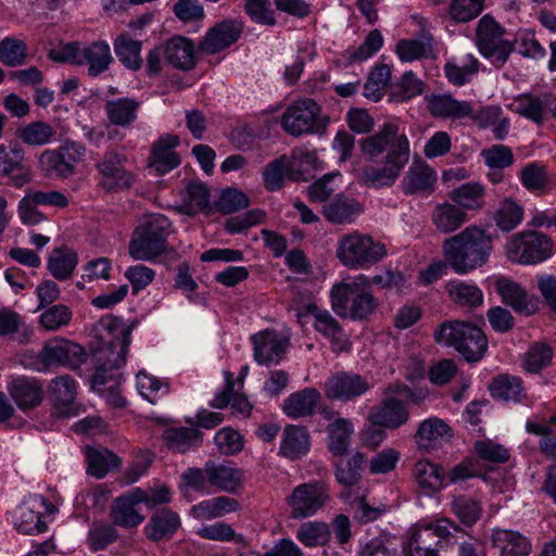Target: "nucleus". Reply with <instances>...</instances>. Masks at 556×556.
<instances>
[{
  "mask_svg": "<svg viewBox=\"0 0 556 556\" xmlns=\"http://www.w3.org/2000/svg\"><path fill=\"white\" fill-rule=\"evenodd\" d=\"M366 161L374 164L362 168L361 181L372 188L392 186L407 165L410 144L396 122L384 123L379 130L359 141Z\"/></svg>",
  "mask_w": 556,
  "mask_h": 556,
  "instance_id": "nucleus-1",
  "label": "nucleus"
},
{
  "mask_svg": "<svg viewBox=\"0 0 556 556\" xmlns=\"http://www.w3.org/2000/svg\"><path fill=\"white\" fill-rule=\"evenodd\" d=\"M92 351L99 365L91 380L93 390L103 393L106 388H118L121 375L117 369L126 363L130 344L131 325L122 318L106 316L94 326Z\"/></svg>",
  "mask_w": 556,
  "mask_h": 556,
  "instance_id": "nucleus-2",
  "label": "nucleus"
},
{
  "mask_svg": "<svg viewBox=\"0 0 556 556\" xmlns=\"http://www.w3.org/2000/svg\"><path fill=\"white\" fill-rule=\"evenodd\" d=\"M446 263L458 275H466L483 266L492 251V239L478 227H467L443 241Z\"/></svg>",
  "mask_w": 556,
  "mask_h": 556,
  "instance_id": "nucleus-3",
  "label": "nucleus"
},
{
  "mask_svg": "<svg viewBox=\"0 0 556 556\" xmlns=\"http://www.w3.org/2000/svg\"><path fill=\"white\" fill-rule=\"evenodd\" d=\"M173 231V224L165 215H146L129 241V255L138 261L155 260L168 251L167 238Z\"/></svg>",
  "mask_w": 556,
  "mask_h": 556,
  "instance_id": "nucleus-4",
  "label": "nucleus"
},
{
  "mask_svg": "<svg viewBox=\"0 0 556 556\" xmlns=\"http://www.w3.org/2000/svg\"><path fill=\"white\" fill-rule=\"evenodd\" d=\"M330 298L338 315H349L353 319H364L377 307V300L370 292V279L365 275L334 285Z\"/></svg>",
  "mask_w": 556,
  "mask_h": 556,
  "instance_id": "nucleus-5",
  "label": "nucleus"
},
{
  "mask_svg": "<svg viewBox=\"0 0 556 556\" xmlns=\"http://www.w3.org/2000/svg\"><path fill=\"white\" fill-rule=\"evenodd\" d=\"M434 340L439 344L453 346L467 362L480 361L488 350V339L477 326L452 320L442 323L434 330Z\"/></svg>",
  "mask_w": 556,
  "mask_h": 556,
  "instance_id": "nucleus-6",
  "label": "nucleus"
},
{
  "mask_svg": "<svg viewBox=\"0 0 556 556\" xmlns=\"http://www.w3.org/2000/svg\"><path fill=\"white\" fill-rule=\"evenodd\" d=\"M330 118L321 105L312 98L293 101L280 116L281 128L292 137L303 135L323 136L327 132Z\"/></svg>",
  "mask_w": 556,
  "mask_h": 556,
  "instance_id": "nucleus-7",
  "label": "nucleus"
},
{
  "mask_svg": "<svg viewBox=\"0 0 556 556\" xmlns=\"http://www.w3.org/2000/svg\"><path fill=\"white\" fill-rule=\"evenodd\" d=\"M337 257L349 269H366L379 263L386 255V245L368 235L353 231L338 241Z\"/></svg>",
  "mask_w": 556,
  "mask_h": 556,
  "instance_id": "nucleus-8",
  "label": "nucleus"
},
{
  "mask_svg": "<svg viewBox=\"0 0 556 556\" xmlns=\"http://www.w3.org/2000/svg\"><path fill=\"white\" fill-rule=\"evenodd\" d=\"M51 58L60 62H72L76 65L88 66V74L97 77L106 72L113 62L111 48L104 40H98L89 45L80 42L66 43L60 55L51 53Z\"/></svg>",
  "mask_w": 556,
  "mask_h": 556,
  "instance_id": "nucleus-9",
  "label": "nucleus"
},
{
  "mask_svg": "<svg viewBox=\"0 0 556 556\" xmlns=\"http://www.w3.org/2000/svg\"><path fill=\"white\" fill-rule=\"evenodd\" d=\"M553 245V240L543 232L525 230L509 239L506 244V255L514 263L538 264L552 256Z\"/></svg>",
  "mask_w": 556,
  "mask_h": 556,
  "instance_id": "nucleus-10",
  "label": "nucleus"
},
{
  "mask_svg": "<svg viewBox=\"0 0 556 556\" xmlns=\"http://www.w3.org/2000/svg\"><path fill=\"white\" fill-rule=\"evenodd\" d=\"M505 33V28L489 14L483 15L478 22L477 47L480 53L496 66H503L515 50L514 42L504 38Z\"/></svg>",
  "mask_w": 556,
  "mask_h": 556,
  "instance_id": "nucleus-11",
  "label": "nucleus"
},
{
  "mask_svg": "<svg viewBox=\"0 0 556 556\" xmlns=\"http://www.w3.org/2000/svg\"><path fill=\"white\" fill-rule=\"evenodd\" d=\"M128 156L116 150H108L97 162L99 186L105 192L116 193L128 190L136 180V175L126 167Z\"/></svg>",
  "mask_w": 556,
  "mask_h": 556,
  "instance_id": "nucleus-12",
  "label": "nucleus"
},
{
  "mask_svg": "<svg viewBox=\"0 0 556 556\" xmlns=\"http://www.w3.org/2000/svg\"><path fill=\"white\" fill-rule=\"evenodd\" d=\"M330 501L328 484L321 480L296 485L286 502L293 519H304L316 515Z\"/></svg>",
  "mask_w": 556,
  "mask_h": 556,
  "instance_id": "nucleus-13",
  "label": "nucleus"
},
{
  "mask_svg": "<svg viewBox=\"0 0 556 556\" xmlns=\"http://www.w3.org/2000/svg\"><path fill=\"white\" fill-rule=\"evenodd\" d=\"M295 317L302 326L312 319L315 330L330 340L334 351L343 350L344 332L337 319L327 309L318 307L315 303H308L296 308Z\"/></svg>",
  "mask_w": 556,
  "mask_h": 556,
  "instance_id": "nucleus-14",
  "label": "nucleus"
},
{
  "mask_svg": "<svg viewBox=\"0 0 556 556\" xmlns=\"http://www.w3.org/2000/svg\"><path fill=\"white\" fill-rule=\"evenodd\" d=\"M253 357L260 365L278 364L286 354L289 340L275 330L266 329L252 336Z\"/></svg>",
  "mask_w": 556,
  "mask_h": 556,
  "instance_id": "nucleus-15",
  "label": "nucleus"
},
{
  "mask_svg": "<svg viewBox=\"0 0 556 556\" xmlns=\"http://www.w3.org/2000/svg\"><path fill=\"white\" fill-rule=\"evenodd\" d=\"M370 389V384L364 377L340 371L332 375L325 383V395L330 400L351 401L363 395Z\"/></svg>",
  "mask_w": 556,
  "mask_h": 556,
  "instance_id": "nucleus-16",
  "label": "nucleus"
},
{
  "mask_svg": "<svg viewBox=\"0 0 556 556\" xmlns=\"http://www.w3.org/2000/svg\"><path fill=\"white\" fill-rule=\"evenodd\" d=\"M515 112L541 125L549 117L556 118V97L552 93H522L515 99Z\"/></svg>",
  "mask_w": 556,
  "mask_h": 556,
  "instance_id": "nucleus-17",
  "label": "nucleus"
},
{
  "mask_svg": "<svg viewBox=\"0 0 556 556\" xmlns=\"http://www.w3.org/2000/svg\"><path fill=\"white\" fill-rule=\"evenodd\" d=\"M494 288L502 302L516 313L530 316L538 311V300L520 283L506 277H500L495 280Z\"/></svg>",
  "mask_w": 556,
  "mask_h": 556,
  "instance_id": "nucleus-18",
  "label": "nucleus"
},
{
  "mask_svg": "<svg viewBox=\"0 0 556 556\" xmlns=\"http://www.w3.org/2000/svg\"><path fill=\"white\" fill-rule=\"evenodd\" d=\"M84 356V350L72 341L55 338L48 341L38 355L43 368L53 365L76 366Z\"/></svg>",
  "mask_w": 556,
  "mask_h": 556,
  "instance_id": "nucleus-19",
  "label": "nucleus"
},
{
  "mask_svg": "<svg viewBox=\"0 0 556 556\" xmlns=\"http://www.w3.org/2000/svg\"><path fill=\"white\" fill-rule=\"evenodd\" d=\"M243 24L238 20H225L212 27L200 42V50L215 54L233 45L241 36Z\"/></svg>",
  "mask_w": 556,
  "mask_h": 556,
  "instance_id": "nucleus-20",
  "label": "nucleus"
},
{
  "mask_svg": "<svg viewBox=\"0 0 556 556\" xmlns=\"http://www.w3.org/2000/svg\"><path fill=\"white\" fill-rule=\"evenodd\" d=\"M408 417L406 404L394 396L384 397L379 405L370 409L368 415L372 425L389 429H397L405 425Z\"/></svg>",
  "mask_w": 556,
  "mask_h": 556,
  "instance_id": "nucleus-21",
  "label": "nucleus"
},
{
  "mask_svg": "<svg viewBox=\"0 0 556 556\" xmlns=\"http://www.w3.org/2000/svg\"><path fill=\"white\" fill-rule=\"evenodd\" d=\"M7 390L17 407L24 412L37 407L43 400L42 383L25 376L12 379Z\"/></svg>",
  "mask_w": 556,
  "mask_h": 556,
  "instance_id": "nucleus-22",
  "label": "nucleus"
},
{
  "mask_svg": "<svg viewBox=\"0 0 556 556\" xmlns=\"http://www.w3.org/2000/svg\"><path fill=\"white\" fill-rule=\"evenodd\" d=\"M437 173L422 160H414L402 180L405 194H430L434 191Z\"/></svg>",
  "mask_w": 556,
  "mask_h": 556,
  "instance_id": "nucleus-23",
  "label": "nucleus"
},
{
  "mask_svg": "<svg viewBox=\"0 0 556 556\" xmlns=\"http://www.w3.org/2000/svg\"><path fill=\"white\" fill-rule=\"evenodd\" d=\"M179 142L178 136L165 134L153 143L149 165L159 175H164L180 164V159L174 151Z\"/></svg>",
  "mask_w": 556,
  "mask_h": 556,
  "instance_id": "nucleus-24",
  "label": "nucleus"
},
{
  "mask_svg": "<svg viewBox=\"0 0 556 556\" xmlns=\"http://www.w3.org/2000/svg\"><path fill=\"white\" fill-rule=\"evenodd\" d=\"M45 505L46 500L42 496L35 497L20 507L14 516V526L22 534L33 535L42 533L47 530V523L42 520V513L37 505Z\"/></svg>",
  "mask_w": 556,
  "mask_h": 556,
  "instance_id": "nucleus-25",
  "label": "nucleus"
},
{
  "mask_svg": "<svg viewBox=\"0 0 556 556\" xmlns=\"http://www.w3.org/2000/svg\"><path fill=\"white\" fill-rule=\"evenodd\" d=\"M311 448V435L303 426L288 425L281 435L279 455L290 460L305 456Z\"/></svg>",
  "mask_w": 556,
  "mask_h": 556,
  "instance_id": "nucleus-26",
  "label": "nucleus"
},
{
  "mask_svg": "<svg viewBox=\"0 0 556 556\" xmlns=\"http://www.w3.org/2000/svg\"><path fill=\"white\" fill-rule=\"evenodd\" d=\"M362 212V204L344 194H338L325 203L321 211L324 217L333 225L351 224Z\"/></svg>",
  "mask_w": 556,
  "mask_h": 556,
  "instance_id": "nucleus-27",
  "label": "nucleus"
},
{
  "mask_svg": "<svg viewBox=\"0 0 556 556\" xmlns=\"http://www.w3.org/2000/svg\"><path fill=\"white\" fill-rule=\"evenodd\" d=\"M76 382L68 376H60L51 381L50 392L53 404L61 416H75Z\"/></svg>",
  "mask_w": 556,
  "mask_h": 556,
  "instance_id": "nucleus-28",
  "label": "nucleus"
},
{
  "mask_svg": "<svg viewBox=\"0 0 556 556\" xmlns=\"http://www.w3.org/2000/svg\"><path fill=\"white\" fill-rule=\"evenodd\" d=\"M140 504L134 491L117 497L111 507V519L113 525L122 528H136L144 517L136 506Z\"/></svg>",
  "mask_w": 556,
  "mask_h": 556,
  "instance_id": "nucleus-29",
  "label": "nucleus"
},
{
  "mask_svg": "<svg viewBox=\"0 0 556 556\" xmlns=\"http://www.w3.org/2000/svg\"><path fill=\"white\" fill-rule=\"evenodd\" d=\"M491 541L500 556H528L532 551L530 540L517 531L495 529Z\"/></svg>",
  "mask_w": 556,
  "mask_h": 556,
  "instance_id": "nucleus-30",
  "label": "nucleus"
},
{
  "mask_svg": "<svg viewBox=\"0 0 556 556\" xmlns=\"http://www.w3.org/2000/svg\"><path fill=\"white\" fill-rule=\"evenodd\" d=\"M320 401V393L314 388H305L290 394L282 404L283 413L293 419L312 416Z\"/></svg>",
  "mask_w": 556,
  "mask_h": 556,
  "instance_id": "nucleus-31",
  "label": "nucleus"
},
{
  "mask_svg": "<svg viewBox=\"0 0 556 556\" xmlns=\"http://www.w3.org/2000/svg\"><path fill=\"white\" fill-rule=\"evenodd\" d=\"M165 59L175 68L189 71L194 67V45L181 36L173 37L164 43Z\"/></svg>",
  "mask_w": 556,
  "mask_h": 556,
  "instance_id": "nucleus-32",
  "label": "nucleus"
},
{
  "mask_svg": "<svg viewBox=\"0 0 556 556\" xmlns=\"http://www.w3.org/2000/svg\"><path fill=\"white\" fill-rule=\"evenodd\" d=\"M426 100L430 114L435 117L464 118L472 115L469 102L457 101L450 94H432Z\"/></svg>",
  "mask_w": 556,
  "mask_h": 556,
  "instance_id": "nucleus-33",
  "label": "nucleus"
},
{
  "mask_svg": "<svg viewBox=\"0 0 556 556\" xmlns=\"http://www.w3.org/2000/svg\"><path fill=\"white\" fill-rule=\"evenodd\" d=\"M179 527V515L168 508H163L151 516L144 527V533L149 540L156 542L170 538Z\"/></svg>",
  "mask_w": 556,
  "mask_h": 556,
  "instance_id": "nucleus-34",
  "label": "nucleus"
},
{
  "mask_svg": "<svg viewBox=\"0 0 556 556\" xmlns=\"http://www.w3.org/2000/svg\"><path fill=\"white\" fill-rule=\"evenodd\" d=\"M468 219L465 211L454 202L447 201L435 205L431 214V220L437 230L442 233H450L459 229Z\"/></svg>",
  "mask_w": 556,
  "mask_h": 556,
  "instance_id": "nucleus-35",
  "label": "nucleus"
},
{
  "mask_svg": "<svg viewBox=\"0 0 556 556\" xmlns=\"http://www.w3.org/2000/svg\"><path fill=\"white\" fill-rule=\"evenodd\" d=\"M140 105L134 98H119L106 101L104 112L112 125L129 127L136 121Z\"/></svg>",
  "mask_w": 556,
  "mask_h": 556,
  "instance_id": "nucleus-36",
  "label": "nucleus"
},
{
  "mask_svg": "<svg viewBox=\"0 0 556 556\" xmlns=\"http://www.w3.org/2000/svg\"><path fill=\"white\" fill-rule=\"evenodd\" d=\"M441 541H433L432 533L415 526L403 546L404 556H439Z\"/></svg>",
  "mask_w": 556,
  "mask_h": 556,
  "instance_id": "nucleus-37",
  "label": "nucleus"
},
{
  "mask_svg": "<svg viewBox=\"0 0 556 556\" xmlns=\"http://www.w3.org/2000/svg\"><path fill=\"white\" fill-rule=\"evenodd\" d=\"M413 476L425 493L432 494L443 488L445 472L440 465L420 459L414 465Z\"/></svg>",
  "mask_w": 556,
  "mask_h": 556,
  "instance_id": "nucleus-38",
  "label": "nucleus"
},
{
  "mask_svg": "<svg viewBox=\"0 0 556 556\" xmlns=\"http://www.w3.org/2000/svg\"><path fill=\"white\" fill-rule=\"evenodd\" d=\"M450 199L463 211H480L485 205V189L479 182H466L454 189Z\"/></svg>",
  "mask_w": 556,
  "mask_h": 556,
  "instance_id": "nucleus-39",
  "label": "nucleus"
},
{
  "mask_svg": "<svg viewBox=\"0 0 556 556\" xmlns=\"http://www.w3.org/2000/svg\"><path fill=\"white\" fill-rule=\"evenodd\" d=\"M118 61L128 70L139 71L142 66L140 40L132 39L128 34H121L113 42Z\"/></svg>",
  "mask_w": 556,
  "mask_h": 556,
  "instance_id": "nucleus-40",
  "label": "nucleus"
},
{
  "mask_svg": "<svg viewBox=\"0 0 556 556\" xmlns=\"http://www.w3.org/2000/svg\"><path fill=\"white\" fill-rule=\"evenodd\" d=\"M86 460L88 473L98 479L104 478L109 471L121 467L119 457L112 451L103 447H88L86 450Z\"/></svg>",
  "mask_w": 556,
  "mask_h": 556,
  "instance_id": "nucleus-41",
  "label": "nucleus"
},
{
  "mask_svg": "<svg viewBox=\"0 0 556 556\" xmlns=\"http://www.w3.org/2000/svg\"><path fill=\"white\" fill-rule=\"evenodd\" d=\"M207 471L212 486L220 491L232 493L242 483V471L236 467L207 463Z\"/></svg>",
  "mask_w": 556,
  "mask_h": 556,
  "instance_id": "nucleus-42",
  "label": "nucleus"
},
{
  "mask_svg": "<svg viewBox=\"0 0 556 556\" xmlns=\"http://www.w3.org/2000/svg\"><path fill=\"white\" fill-rule=\"evenodd\" d=\"M226 387L211 402V406L215 408H225L231 403L235 412L248 416L252 409V405L248 399L235 392L233 375L230 371L225 372Z\"/></svg>",
  "mask_w": 556,
  "mask_h": 556,
  "instance_id": "nucleus-43",
  "label": "nucleus"
},
{
  "mask_svg": "<svg viewBox=\"0 0 556 556\" xmlns=\"http://www.w3.org/2000/svg\"><path fill=\"white\" fill-rule=\"evenodd\" d=\"M489 390L494 399L504 402H519L525 396L522 380L507 374L495 377Z\"/></svg>",
  "mask_w": 556,
  "mask_h": 556,
  "instance_id": "nucleus-44",
  "label": "nucleus"
},
{
  "mask_svg": "<svg viewBox=\"0 0 556 556\" xmlns=\"http://www.w3.org/2000/svg\"><path fill=\"white\" fill-rule=\"evenodd\" d=\"M451 300L462 306L475 308L483 303V293L476 285L460 280H451L445 285Z\"/></svg>",
  "mask_w": 556,
  "mask_h": 556,
  "instance_id": "nucleus-45",
  "label": "nucleus"
},
{
  "mask_svg": "<svg viewBox=\"0 0 556 556\" xmlns=\"http://www.w3.org/2000/svg\"><path fill=\"white\" fill-rule=\"evenodd\" d=\"M210 205V190L201 181L194 180L187 185L182 203L178 211L187 215H194Z\"/></svg>",
  "mask_w": 556,
  "mask_h": 556,
  "instance_id": "nucleus-46",
  "label": "nucleus"
},
{
  "mask_svg": "<svg viewBox=\"0 0 556 556\" xmlns=\"http://www.w3.org/2000/svg\"><path fill=\"white\" fill-rule=\"evenodd\" d=\"M354 432L353 424L345 418H338L328 426V447L334 456L346 454Z\"/></svg>",
  "mask_w": 556,
  "mask_h": 556,
  "instance_id": "nucleus-47",
  "label": "nucleus"
},
{
  "mask_svg": "<svg viewBox=\"0 0 556 556\" xmlns=\"http://www.w3.org/2000/svg\"><path fill=\"white\" fill-rule=\"evenodd\" d=\"M452 513L465 527H472L482 516V503L475 496L460 494L451 502Z\"/></svg>",
  "mask_w": 556,
  "mask_h": 556,
  "instance_id": "nucleus-48",
  "label": "nucleus"
},
{
  "mask_svg": "<svg viewBox=\"0 0 556 556\" xmlns=\"http://www.w3.org/2000/svg\"><path fill=\"white\" fill-rule=\"evenodd\" d=\"M163 440L169 448L185 453L189 448L201 444L202 432L187 427L169 428L164 431Z\"/></svg>",
  "mask_w": 556,
  "mask_h": 556,
  "instance_id": "nucleus-49",
  "label": "nucleus"
},
{
  "mask_svg": "<svg viewBox=\"0 0 556 556\" xmlns=\"http://www.w3.org/2000/svg\"><path fill=\"white\" fill-rule=\"evenodd\" d=\"M523 215L525 210L521 204L511 198H505L498 203L494 213V222L502 231L508 232L520 225Z\"/></svg>",
  "mask_w": 556,
  "mask_h": 556,
  "instance_id": "nucleus-50",
  "label": "nucleus"
},
{
  "mask_svg": "<svg viewBox=\"0 0 556 556\" xmlns=\"http://www.w3.org/2000/svg\"><path fill=\"white\" fill-rule=\"evenodd\" d=\"M521 185L531 192H546L551 182V175L547 167L539 162L525 165L519 172Z\"/></svg>",
  "mask_w": 556,
  "mask_h": 556,
  "instance_id": "nucleus-51",
  "label": "nucleus"
},
{
  "mask_svg": "<svg viewBox=\"0 0 556 556\" xmlns=\"http://www.w3.org/2000/svg\"><path fill=\"white\" fill-rule=\"evenodd\" d=\"M450 438V427L439 418L422 421L416 433V442L420 448L430 450L439 440Z\"/></svg>",
  "mask_w": 556,
  "mask_h": 556,
  "instance_id": "nucleus-52",
  "label": "nucleus"
},
{
  "mask_svg": "<svg viewBox=\"0 0 556 556\" xmlns=\"http://www.w3.org/2000/svg\"><path fill=\"white\" fill-rule=\"evenodd\" d=\"M77 254L68 248L54 249L48 258V269L59 280L68 279L76 265Z\"/></svg>",
  "mask_w": 556,
  "mask_h": 556,
  "instance_id": "nucleus-53",
  "label": "nucleus"
},
{
  "mask_svg": "<svg viewBox=\"0 0 556 556\" xmlns=\"http://www.w3.org/2000/svg\"><path fill=\"white\" fill-rule=\"evenodd\" d=\"M479 61L472 54H467L460 64L447 62L444 73L453 85L463 86L471 80L479 71Z\"/></svg>",
  "mask_w": 556,
  "mask_h": 556,
  "instance_id": "nucleus-54",
  "label": "nucleus"
},
{
  "mask_svg": "<svg viewBox=\"0 0 556 556\" xmlns=\"http://www.w3.org/2000/svg\"><path fill=\"white\" fill-rule=\"evenodd\" d=\"M553 359L552 348L544 342H534L522 357V367L526 371L538 374L551 365Z\"/></svg>",
  "mask_w": 556,
  "mask_h": 556,
  "instance_id": "nucleus-55",
  "label": "nucleus"
},
{
  "mask_svg": "<svg viewBox=\"0 0 556 556\" xmlns=\"http://www.w3.org/2000/svg\"><path fill=\"white\" fill-rule=\"evenodd\" d=\"M27 55L28 49L23 40L5 37L0 41V62L5 66H22L26 63Z\"/></svg>",
  "mask_w": 556,
  "mask_h": 556,
  "instance_id": "nucleus-56",
  "label": "nucleus"
},
{
  "mask_svg": "<svg viewBox=\"0 0 556 556\" xmlns=\"http://www.w3.org/2000/svg\"><path fill=\"white\" fill-rule=\"evenodd\" d=\"M296 539L308 547L325 545L330 540L329 526L321 521L304 522L298 529Z\"/></svg>",
  "mask_w": 556,
  "mask_h": 556,
  "instance_id": "nucleus-57",
  "label": "nucleus"
},
{
  "mask_svg": "<svg viewBox=\"0 0 556 556\" xmlns=\"http://www.w3.org/2000/svg\"><path fill=\"white\" fill-rule=\"evenodd\" d=\"M366 462L362 453H355L345 462L336 465V479L344 486L355 485L361 480V471Z\"/></svg>",
  "mask_w": 556,
  "mask_h": 556,
  "instance_id": "nucleus-58",
  "label": "nucleus"
},
{
  "mask_svg": "<svg viewBox=\"0 0 556 556\" xmlns=\"http://www.w3.org/2000/svg\"><path fill=\"white\" fill-rule=\"evenodd\" d=\"M390 78L391 68L387 64L375 66L364 85V96L374 102H378L382 98Z\"/></svg>",
  "mask_w": 556,
  "mask_h": 556,
  "instance_id": "nucleus-59",
  "label": "nucleus"
},
{
  "mask_svg": "<svg viewBox=\"0 0 556 556\" xmlns=\"http://www.w3.org/2000/svg\"><path fill=\"white\" fill-rule=\"evenodd\" d=\"M526 431L530 434L540 435V452L544 456L556 460V434L554 433L553 428L549 426H543L536 420H528L526 422Z\"/></svg>",
  "mask_w": 556,
  "mask_h": 556,
  "instance_id": "nucleus-60",
  "label": "nucleus"
},
{
  "mask_svg": "<svg viewBox=\"0 0 556 556\" xmlns=\"http://www.w3.org/2000/svg\"><path fill=\"white\" fill-rule=\"evenodd\" d=\"M55 131L45 122H31L18 130L20 139L29 146H43L51 141Z\"/></svg>",
  "mask_w": 556,
  "mask_h": 556,
  "instance_id": "nucleus-61",
  "label": "nucleus"
},
{
  "mask_svg": "<svg viewBox=\"0 0 556 556\" xmlns=\"http://www.w3.org/2000/svg\"><path fill=\"white\" fill-rule=\"evenodd\" d=\"M137 388L142 396L151 403H156L160 399L166 396L169 392L168 383L161 381L154 376L146 372L137 375Z\"/></svg>",
  "mask_w": 556,
  "mask_h": 556,
  "instance_id": "nucleus-62",
  "label": "nucleus"
},
{
  "mask_svg": "<svg viewBox=\"0 0 556 556\" xmlns=\"http://www.w3.org/2000/svg\"><path fill=\"white\" fill-rule=\"evenodd\" d=\"M38 165L40 170L49 177L67 178L72 176L59 149L43 151L39 156Z\"/></svg>",
  "mask_w": 556,
  "mask_h": 556,
  "instance_id": "nucleus-63",
  "label": "nucleus"
},
{
  "mask_svg": "<svg viewBox=\"0 0 556 556\" xmlns=\"http://www.w3.org/2000/svg\"><path fill=\"white\" fill-rule=\"evenodd\" d=\"M117 539V532L112 525L96 521L91 525L88 532V544L91 551L98 552L104 549L109 544Z\"/></svg>",
  "mask_w": 556,
  "mask_h": 556,
  "instance_id": "nucleus-64",
  "label": "nucleus"
}]
</instances>
